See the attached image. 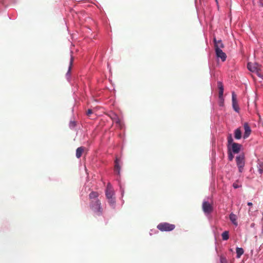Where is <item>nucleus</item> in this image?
I'll list each match as a JSON object with an SVG mask.
<instances>
[{
	"label": "nucleus",
	"mask_w": 263,
	"mask_h": 263,
	"mask_svg": "<svg viewBox=\"0 0 263 263\" xmlns=\"http://www.w3.org/2000/svg\"><path fill=\"white\" fill-rule=\"evenodd\" d=\"M228 147L230 145H232L233 142V139L232 138V136L231 134H229L228 136Z\"/></svg>",
	"instance_id": "obj_21"
},
{
	"label": "nucleus",
	"mask_w": 263,
	"mask_h": 263,
	"mask_svg": "<svg viewBox=\"0 0 263 263\" xmlns=\"http://www.w3.org/2000/svg\"><path fill=\"white\" fill-rule=\"evenodd\" d=\"M85 149V148L83 146L79 147L76 149V157L77 158H80L82 156Z\"/></svg>",
	"instance_id": "obj_14"
},
{
	"label": "nucleus",
	"mask_w": 263,
	"mask_h": 263,
	"mask_svg": "<svg viewBox=\"0 0 263 263\" xmlns=\"http://www.w3.org/2000/svg\"><path fill=\"white\" fill-rule=\"evenodd\" d=\"M243 250L241 248H236L237 257L239 258L243 254Z\"/></svg>",
	"instance_id": "obj_19"
},
{
	"label": "nucleus",
	"mask_w": 263,
	"mask_h": 263,
	"mask_svg": "<svg viewBox=\"0 0 263 263\" xmlns=\"http://www.w3.org/2000/svg\"><path fill=\"white\" fill-rule=\"evenodd\" d=\"M105 193L107 198L109 200V203L110 204H114L115 203V198H113L114 193L112 188L109 183L107 184Z\"/></svg>",
	"instance_id": "obj_3"
},
{
	"label": "nucleus",
	"mask_w": 263,
	"mask_h": 263,
	"mask_svg": "<svg viewBox=\"0 0 263 263\" xmlns=\"http://www.w3.org/2000/svg\"><path fill=\"white\" fill-rule=\"evenodd\" d=\"M243 127L245 129V133L243 135V138L246 139L247 138L251 133V129L250 128V127L249 126V125L248 123L246 122L243 124Z\"/></svg>",
	"instance_id": "obj_8"
},
{
	"label": "nucleus",
	"mask_w": 263,
	"mask_h": 263,
	"mask_svg": "<svg viewBox=\"0 0 263 263\" xmlns=\"http://www.w3.org/2000/svg\"><path fill=\"white\" fill-rule=\"evenodd\" d=\"M258 170L259 173L261 174L263 173V164L260 163L258 164Z\"/></svg>",
	"instance_id": "obj_22"
},
{
	"label": "nucleus",
	"mask_w": 263,
	"mask_h": 263,
	"mask_svg": "<svg viewBox=\"0 0 263 263\" xmlns=\"http://www.w3.org/2000/svg\"><path fill=\"white\" fill-rule=\"evenodd\" d=\"M236 164L239 172H242L245 165V158L243 155H239L236 158Z\"/></svg>",
	"instance_id": "obj_5"
},
{
	"label": "nucleus",
	"mask_w": 263,
	"mask_h": 263,
	"mask_svg": "<svg viewBox=\"0 0 263 263\" xmlns=\"http://www.w3.org/2000/svg\"><path fill=\"white\" fill-rule=\"evenodd\" d=\"M202 210L204 213L210 214L213 211V206L211 203L208 201H204L202 203Z\"/></svg>",
	"instance_id": "obj_6"
},
{
	"label": "nucleus",
	"mask_w": 263,
	"mask_h": 263,
	"mask_svg": "<svg viewBox=\"0 0 263 263\" xmlns=\"http://www.w3.org/2000/svg\"><path fill=\"white\" fill-rule=\"evenodd\" d=\"M256 1L257 0H253V3L254 5H256Z\"/></svg>",
	"instance_id": "obj_31"
},
{
	"label": "nucleus",
	"mask_w": 263,
	"mask_h": 263,
	"mask_svg": "<svg viewBox=\"0 0 263 263\" xmlns=\"http://www.w3.org/2000/svg\"><path fill=\"white\" fill-rule=\"evenodd\" d=\"M215 50L221 49L224 47V45L221 40L217 41L215 38L214 39Z\"/></svg>",
	"instance_id": "obj_11"
},
{
	"label": "nucleus",
	"mask_w": 263,
	"mask_h": 263,
	"mask_svg": "<svg viewBox=\"0 0 263 263\" xmlns=\"http://www.w3.org/2000/svg\"><path fill=\"white\" fill-rule=\"evenodd\" d=\"M247 204L249 205V206H252L253 205L252 203V202H248Z\"/></svg>",
	"instance_id": "obj_30"
},
{
	"label": "nucleus",
	"mask_w": 263,
	"mask_h": 263,
	"mask_svg": "<svg viewBox=\"0 0 263 263\" xmlns=\"http://www.w3.org/2000/svg\"><path fill=\"white\" fill-rule=\"evenodd\" d=\"M216 1H217V0H216Z\"/></svg>",
	"instance_id": "obj_32"
},
{
	"label": "nucleus",
	"mask_w": 263,
	"mask_h": 263,
	"mask_svg": "<svg viewBox=\"0 0 263 263\" xmlns=\"http://www.w3.org/2000/svg\"><path fill=\"white\" fill-rule=\"evenodd\" d=\"M70 126L71 128H73L76 126V123L75 122H70Z\"/></svg>",
	"instance_id": "obj_29"
},
{
	"label": "nucleus",
	"mask_w": 263,
	"mask_h": 263,
	"mask_svg": "<svg viewBox=\"0 0 263 263\" xmlns=\"http://www.w3.org/2000/svg\"><path fill=\"white\" fill-rule=\"evenodd\" d=\"M91 209L98 215H101L103 209L101 206V201L99 200H92L90 202Z\"/></svg>",
	"instance_id": "obj_2"
},
{
	"label": "nucleus",
	"mask_w": 263,
	"mask_h": 263,
	"mask_svg": "<svg viewBox=\"0 0 263 263\" xmlns=\"http://www.w3.org/2000/svg\"><path fill=\"white\" fill-rule=\"evenodd\" d=\"M242 133L239 128H237L234 131V137L236 139H240L241 138Z\"/></svg>",
	"instance_id": "obj_17"
},
{
	"label": "nucleus",
	"mask_w": 263,
	"mask_h": 263,
	"mask_svg": "<svg viewBox=\"0 0 263 263\" xmlns=\"http://www.w3.org/2000/svg\"><path fill=\"white\" fill-rule=\"evenodd\" d=\"M110 117L114 122L118 124L120 127L122 126V122L119 117L115 114H112Z\"/></svg>",
	"instance_id": "obj_10"
},
{
	"label": "nucleus",
	"mask_w": 263,
	"mask_h": 263,
	"mask_svg": "<svg viewBox=\"0 0 263 263\" xmlns=\"http://www.w3.org/2000/svg\"><path fill=\"white\" fill-rule=\"evenodd\" d=\"M234 158V156L232 154V153L231 152H229V154H228V159L230 161H232Z\"/></svg>",
	"instance_id": "obj_24"
},
{
	"label": "nucleus",
	"mask_w": 263,
	"mask_h": 263,
	"mask_svg": "<svg viewBox=\"0 0 263 263\" xmlns=\"http://www.w3.org/2000/svg\"><path fill=\"white\" fill-rule=\"evenodd\" d=\"M230 219L232 221V222L236 226L238 225L237 221V216L233 213H231L230 215Z\"/></svg>",
	"instance_id": "obj_18"
},
{
	"label": "nucleus",
	"mask_w": 263,
	"mask_h": 263,
	"mask_svg": "<svg viewBox=\"0 0 263 263\" xmlns=\"http://www.w3.org/2000/svg\"><path fill=\"white\" fill-rule=\"evenodd\" d=\"M114 170L118 175H120V166L119 165V160L118 159H116L115 161Z\"/></svg>",
	"instance_id": "obj_16"
},
{
	"label": "nucleus",
	"mask_w": 263,
	"mask_h": 263,
	"mask_svg": "<svg viewBox=\"0 0 263 263\" xmlns=\"http://www.w3.org/2000/svg\"><path fill=\"white\" fill-rule=\"evenodd\" d=\"M157 228L161 231H171L175 228V225L167 222H162L157 226Z\"/></svg>",
	"instance_id": "obj_4"
},
{
	"label": "nucleus",
	"mask_w": 263,
	"mask_h": 263,
	"mask_svg": "<svg viewBox=\"0 0 263 263\" xmlns=\"http://www.w3.org/2000/svg\"><path fill=\"white\" fill-rule=\"evenodd\" d=\"M247 67L250 71L255 72L258 77L263 79V68L260 65L256 63L249 62Z\"/></svg>",
	"instance_id": "obj_1"
},
{
	"label": "nucleus",
	"mask_w": 263,
	"mask_h": 263,
	"mask_svg": "<svg viewBox=\"0 0 263 263\" xmlns=\"http://www.w3.org/2000/svg\"><path fill=\"white\" fill-rule=\"evenodd\" d=\"M221 236H222L223 240H228L229 238V232L228 231L223 232L221 234Z\"/></svg>",
	"instance_id": "obj_20"
},
{
	"label": "nucleus",
	"mask_w": 263,
	"mask_h": 263,
	"mask_svg": "<svg viewBox=\"0 0 263 263\" xmlns=\"http://www.w3.org/2000/svg\"><path fill=\"white\" fill-rule=\"evenodd\" d=\"M73 58L72 55H71L70 61V66L69 67V69H68V72H69L70 71V69L71 68V66H72V65L73 63Z\"/></svg>",
	"instance_id": "obj_23"
},
{
	"label": "nucleus",
	"mask_w": 263,
	"mask_h": 263,
	"mask_svg": "<svg viewBox=\"0 0 263 263\" xmlns=\"http://www.w3.org/2000/svg\"><path fill=\"white\" fill-rule=\"evenodd\" d=\"M220 263H228L227 259L224 257H220Z\"/></svg>",
	"instance_id": "obj_26"
},
{
	"label": "nucleus",
	"mask_w": 263,
	"mask_h": 263,
	"mask_svg": "<svg viewBox=\"0 0 263 263\" xmlns=\"http://www.w3.org/2000/svg\"><path fill=\"white\" fill-rule=\"evenodd\" d=\"M99 195V193L97 192H91L89 195V197L91 201L92 200H98L97 198Z\"/></svg>",
	"instance_id": "obj_15"
},
{
	"label": "nucleus",
	"mask_w": 263,
	"mask_h": 263,
	"mask_svg": "<svg viewBox=\"0 0 263 263\" xmlns=\"http://www.w3.org/2000/svg\"><path fill=\"white\" fill-rule=\"evenodd\" d=\"M215 52L218 58H220L222 62L226 61L227 55L224 52L222 51L221 49H217L215 50Z\"/></svg>",
	"instance_id": "obj_9"
},
{
	"label": "nucleus",
	"mask_w": 263,
	"mask_h": 263,
	"mask_svg": "<svg viewBox=\"0 0 263 263\" xmlns=\"http://www.w3.org/2000/svg\"><path fill=\"white\" fill-rule=\"evenodd\" d=\"M93 113L92 110L91 109H89L86 111V114L88 116L90 117V115Z\"/></svg>",
	"instance_id": "obj_28"
},
{
	"label": "nucleus",
	"mask_w": 263,
	"mask_h": 263,
	"mask_svg": "<svg viewBox=\"0 0 263 263\" xmlns=\"http://www.w3.org/2000/svg\"><path fill=\"white\" fill-rule=\"evenodd\" d=\"M256 4H257L260 7L263 6L262 0H257L256 1Z\"/></svg>",
	"instance_id": "obj_25"
},
{
	"label": "nucleus",
	"mask_w": 263,
	"mask_h": 263,
	"mask_svg": "<svg viewBox=\"0 0 263 263\" xmlns=\"http://www.w3.org/2000/svg\"><path fill=\"white\" fill-rule=\"evenodd\" d=\"M241 145L237 143H233L231 145L232 151L234 153H238L240 150Z\"/></svg>",
	"instance_id": "obj_13"
},
{
	"label": "nucleus",
	"mask_w": 263,
	"mask_h": 263,
	"mask_svg": "<svg viewBox=\"0 0 263 263\" xmlns=\"http://www.w3.org/2000/svg\"><path fill=\"white\" fill-rule=\"evenodd\" d=\"M240 186L241 185L238 184V181H236L233 184V186L235 189L239 188Z\"/></svg>",
	"instance_id": "obj_27"
},
{
	"label": "nucleus",
	"mask_w": 263,
	"mask_h": 263,
	"mask_svg": "<svg viewBox=\"0 0 263 263\" xmlns=\"http://www.w3.org/2000/svg\"><path fill=\"white\" fill-rule=\"evenodd\" d=\"M217 86L219 89V98L221 100H223V86L222 82H218Z\"/></svg>",
	"instance_id": "obj_12"
},
{
	"label": "nucleus",
	"mask_w": 263,
	"mask_h": 263,
	"mask_svg": "<svg viewBox=\"0 0 263 263\" xmlns=\"http://www.w3.org/2000/svg\"><path fill=\"white\" fill-rule=\"evenodd\" d=\"M232 105L233 109L236 112H238L239 110V108L238 105V103L237 101V96L234 93V92H232Z\"/></svg>",
	"instance_id": "obj_7"
}]
</instances>
